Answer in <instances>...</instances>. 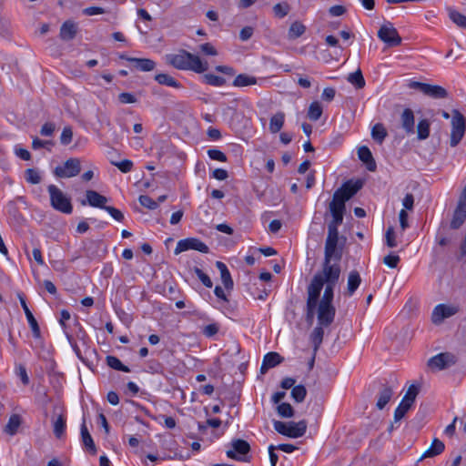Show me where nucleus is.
<instances>
[{
	"label": "nucleus",
	"mask_w": 466,
	"mask_h": 466,
	"mask_svg": "<svg viewBox=\"0 0 466 466\" xmlns=\"http://www.w3.org/2000/svg\"><path fill=\"white\" fill-rule=\"evenodd\" d=\"M331 260L330 258H324L321 271L314 275L308 286L307 291H314L315 294L320 296L324 284H337L341 269L337 261L332 264Z\"/></svg>",
	"instance_id": "nucleus-1"
},
{
	"label": "nucleus",
	"mask_w": 466,
	"mask_h": 466,
	"mask_svg": "<svg viewBox=\"0 0 466 466\" xmlns=\"http://www.w3.org/2000/svg\"><path fill=\"white\" fill-rule=\"evenodd\" d=\"M167 62L179 70H192L196 73H203L208 70V63L186 50H179L177 54L167 56Z\"/></svg>",
	"instance_id": "nucleus-2"
},
{
	"label": "nucleus",
	"mask_w": 466,
	"mask_h": 466,
	"mask_svg": "<svg viewBox=\"0 0 466 466\" xmlns=\"http://www.w3.org/2000/svg\"><path fill=\"white\" fill-rule=\"evenodd\" d=\"M273 425L275 431L279 434L294 439L304 436L308 427L307 421L305 420H299L298 422H283L280 420H275Z\"/></svg>",
	"instance_id": "nucleus-3"
},
{
	"label": "nucleus",
	"mask_w": 466,
	"mask_h": 466,
	"mask_svg": "<svg viewBox=\"0 0 466 466\" xmlns=\"http://www.w3.org/2000/svg\"><path fill=\"white\" fill-rule=\"evenodd\" d=\"M50 202L53 208L65 214H71L73 207L70 198H67L56 186H48Z\"/></svg>",
	"instance_id": "nucleus-4"
},
{
	"label": "nucleus",
	"mask_w": 466,
	"mask_h": 466,
	"mask_svg": "<svg viewBox=\"0 0 466 466\" xmlns=\"http://www.w3.org/2000/svg\"><path fill=\"white\" fill-rule=\"evenodd\" d=\"M466 131V121L464 116L459 110L452 111L451 147H456L463 138Z\"/></svg>",
	"instance_id": "nucleus-5"
},
{
	"label": "nucleus",
	"mask_w": 466,
	"mask_h": 466,
	"mask_svg": "<svg viewBox=\"0 0 466 466\" xmlns=\"http://www.w3.org/2000/svg\"><path fill=\"white\" fill-rule=\"evenodd\" d=\"M342 258V247H339V231L328 230L325 242L324 258L339 262Z\"/></svg>",
	"instance_id": "nucleus-6"
},
{
	"label": "nucleus",
	"mask_w": 466,
	"mask_h": 466,
	"mask_svg": "<svg viewBox=\"0 0 466 466\" xmlns=\"http://www.w3.org/2000/svg\"><path fill=\"white\" fill-rule=\"evenodd\" d=\"M231 449L228 450L226 454L229 459L239 461H249L248 453L250 451V445L247 441L241 439L232 440Z\"/></svg>",
	"instance_id": "nucleus-7"
},
{
	"label": "nucleus",
	"mask_w": 466,
	"mask_h": 466,
	"mask_svg": "<svg viewBox=\"0 0 466 466\" xmlns=\"http://www.w3.org/2000/svg\"><path fill=\"white\" fill-rule=\"evenodd\" d=\"M378 37L389 46H398L401 44V37L390 22L380 26Z\"/></svg>",
	"instance_id": "nucleus-8"
},
{
	"label": "nucleus",
	"mask_w": 466,
	"mask_h": 466,
	"mask_svg": "<svg viewBox=\"0 0 466 466\" xmlns=\"http://www.w3.org/2000/svg\"><path fill=\"white\" fill-rule=\"evenodd\" d=\"M317 314L319 325L328 327L334 321L336 309L333 304L319 301Z\"/></svg>",
	"instance_id": "nucleus-9"
},
{
	"label": "nucleus",
	"mask_w": 466,
	"mask_h": 466,
	"mask_svg": "<svg viewBox=\"0 0 466 466\" xmlns=\"http://www.w3.org/2000/svg\"><path fill=\"white\" fill-rule=\"evenodd\" d=\"M189 249L198 250V251H199L201 253H205V254L209 252L208 247L204 242H202L200 239L195 238H188L181 239L177 242V247L175 248V254L177 255L181 252H184V251H187Z\"/></svg>",
	"instance_id": "nucleus-10"
},
{
	"label": "nucleus",
	"mask_w": 466,
	"mask_h": 466,
	"mask_svg": "<svg viewBox=\"0 0 466 466\" xmlns=\"http://www.w3.org/2000/svg\"><path fill=\"white\" fill-rule=\"evenodd\" d=\"M457 362V358L451 352L440 353L428 360V366L432 370H444Z\"/></svg>",
	"instance_id": "nucleus-11"
},
{
	"label": "nucleus",
	"mask_w": 466,
	"mask_h": 466,
	"mask_svg": "<svg viewBox=\"0 0 466 466\" xmlns=\"http://www.w3.org/2000/svg\"><path fill=\"white\" fill-rule=\"evenodd\" d=\"M80 171V160L78 158H69L65 162L64 166L56 167L55 175L59 177H72L77 176Z\"/></svg>",
	"instance_id": "nucleus-12"
},
{
	"label": "nucleus",
	"mask_w": 466,
	"mask_h": 466,
	"mask_svg": "<svg viewBox=\"0 0 466 466\" xmlns=\"http://www.w3.org/2000/svg\"><path fill=\"white\" fill-rule=\"evenodd\" d=\"M458 312V309L445 304H439L433 309L431 320L435 324L441 323L445 319L450 318Z\"/></svg>",
	"instance_id": "nucleus-13"
},
{
	"label": "nucleus",
	"mask_w": 466,
	"mask_h": 466,
	"mask_svg": "<svg viewBox=\"0 0 466 466\" xmlns=\"http://www.w3.org/2000/svg\"><path fill=\"white\" fill-rule=\"evenodd\" d=\"M18 299H19L21 306H22V308H23V309L25 311L26 319L28 321V324H29L31 329H32L34 337L35 338H39L41 332H40V328L38 326V323H37L35 318L34 317L33 313L29 309L24 296L19 293L18 294Z\"/></svg>",
	"instance_id": "nucleus-14"
},
{
	"label": "nucleus",
	"mask_w": 466,
	"mask_h": 466,
	"mask_svg": "<svg viewBox=\"0 0 466 466\" xmlns=\"http://www.w3.org/2000/svg\"><path fill=\"white\" fill-rule=\"evenodd\" d=\"M466 220V205L462 202L457 204V207L452 214L451 220L450 222V228L456 230L459 229Z\"/></svg>",
	"instance_id": "nucleus-15"
},
{
	"label": "nucleus",
	"mask_w": 466,
	"mask_h": 466,
	"mask_svg": "<svg viewBox=\"0 0 466 466\" xmlns=\"http://www.w3.org/2000/svg\"><path fill=\"white\" fill-rule=\"evenodd\" d=\"M362 186L363 182L361 180H357L355 182L349 180L336 191L340 192V195L348 201L362 187Z\"/></svg>",
	"instance_id": "nucleus-16"
},
{
	"label": "nucleus",
	"mask_w": 466,
	"mask_h": 466,
	"mask_svg": "<svg viewBox=\"0 0 466 466\" xmlns=\"http://www.w3.org/2000/svg\"><path fill=\"white\" fill-rule=\"evenodd\" d=\"M307 304H306V321L309 324H312L315 313L317 311L318 302L320 296L315 294V292L307 291Z\"/></svg>",
	"instance_id": "nucleus-17"
},
{
	"label": "nucleus",
	"mask_w": 466,
	"mask_h": 466,
	"mask_svg": "<svg viewBox=\"0 0 466 466\" xmlns=\"http://www.w3.org/2000/svg\"><path fill=\"white\" fill-rule=\"evenodd\" d=\"M358 157L362 161L369 171L374 172L377 168L376 161L370 150L366 146H362L358 149Z\"/></svg>",
	"instance_id": "nucleus-18"
},
{
	"label": "nucleus",
	"mask_w": 466,
	"mask_h": 466,
	"mask_svg": "<svg viewBox=\"0 0 466 466\" xmlns=\"http://www.w3.org/2000/svg\"><path fill=\"white\" fill-rule=\"evenodd\" d=\"M283 360V358L277 352H268L267 353L262 361V365L260 367V373L265 374L268 369L274 368L277 365L280 364Z\"/></svg>",
	"instance_id": "nucleus-19"
},
{
	"label": "nucleus",
	"mask_w": 466,
	"mask_h": 466,
	"mask_svg": "<svg viewBox=\"0 0 466 466\" xmlns=\"http://www.w3.org/2000/svg\"><path fill=\"white\" fill-rule=\"evenodd\" d=\"M400 123L402 128L407 134L414 133V114L410 108H405L400 116Z\"/></svg>",
	"instance_id": "nucleus-20"
},
{
	"label": "nucleus",
	"mask_w": 466,
	"mask_h": 466,
	"mask_svg": "<svg viewBox=\"0 0 466 466\" xmlns=\"http://www.w3.org/2000/svg\"><path fill=\"white\" fill-rule=\"evenodd\" d=\"M76 32V24L67 20L61 25L59 36L64 41H69L75 38Z\"/></svg>",
	"instance_id": "nucleus-21"
},
{
	"label": "nucleus",
	"mask_w": 466,
	"mask_h": 466,
	"mask_svg": "<svg viewBox=\"0 0 466 466\" xmlns=\"http://www.w3.org/2000/svg\"><path fill=\"white\" fill-rule=\"evenodd\" d=\"M86 197L88 204L95 208L105 209L107 198L95 190H86Z\"/></svg>",
	"instance_id": "nucleus-22"
},
{
	"label": "nucleus",
	"mask_w": 466,
	"mask_h": 466,
	"mask_svg": "<svg viewBox=\"0 0 466 466\" xmlns=\"http://www.w3.org/2000/svg\"><path fill=\"white\" fill-rule=\"evenodd\" d=\"M216 267L220 272L221 281H222L225 289L228 290H231L233 289L234 282L231 278L230 272L228 269V267L226 266L225 263H223L221 261H217Z\"/></svg>",
	"instance_id": "nucleus-23"
},
{
	"label": "nucleus",
	"mask_w": 466,
	"mask_h": 466,
	"mask_svg": "<svg viewBox=\"0 0 466 466\" xmlns=\"http://www.w3.org/2000/svg\"><path fill=\"white\" fill-rule=\"evenodd\" d=\"M393 390L391 387L383 384L381 386V389L378 394V400L376 403V407L379 410H382L385 408V406L390 402V399L392 398Z\"/></svg>",
	"instance_id": "nucleus-24"
},
{
	"label": "nucleus",
	"mask_w": 466,
	"mask_h": 466,
	"mask_svg": "<svg viewBox=\"0 0 466 466\" xmlns=\"http://www.w3.org/2000/svg\"><path fill=\"white\" fill-rule=\"evenodd\" d=\"M445 449L444 443L439 439H434L431 445L427 449L420 457V460L425 458H432L441 454Z\"/></svg>",
	"instance_id": "nucleus-25"
},
{
	"label": "nucleus",
	"mask_w": 466,
	"mask_h": 466,
	"mask_svg": "<svg viewBox=\"0 0 466 466\" xmlns=\"http://www.w3.org/2000/svg\"><path fill=\"white\" fill-rule=\"evenodd\" d=\"M346 199L340 195V192L335 191L331 202L329 203V212L345 213Z\"/></svg>",
	"instance_id": "nucleus-26"
},
{
	"label": "nucleus",
	"mask_w": 466,
	"mask_h": 466,
	"mask_svg": "<svg viewBox=\"0 0 466 466\" xmlns=\"http://www.w3.org/2000/svg\"><path fill=\"white\" fill-rule=\"evenodd\" d=\"M80 432H81L82 441H83V444L85 445V447L92 454H96V448L95 442L93 441V438L91 437V435H90V433H89V431L87 430V427L86 425L85 420L83 421V423L81 425Z\"/></svg>",
	"instance_id": "nucleus-27"
},
{
	"label": "nucleus",
	"mask_w": 466,
	"mask_h": 466,
	"mask_svg": "<svg viewBox=\"0 0 466 466\" xmlns=\"http://www.w3.org/2000/svg\"><path fill=\"white\" fill-rule=\"evenodd\" d=\"M66 428V419L64 414L53 418V431L57 439L62 438Z\"/></svg>",
	"instance_id": "nucleus-28"
},
{
	"label": "nucleus",
	"mask_w": 466,
	"mask_h": 466,
	"mask_svg": "<svg viewBox=\"0 0 466 466\" xmlns=\"http://www.w3.org/2000/svg\"><path fill=\"white\" fill-rule=\"evenodd\" d=\"M423 94L435 99L446 98L448 96V92L444 87L430 84L426 85Z\"/></svg>",
	"instance_id": "nucleus-29"
},
{
	"label": "nucleus",
	"mask_w": 466,
	"mask_h": 466,
	"mask_svg": "<svg viewBox=\"0 0 466 466\" xmlns=\"http://www.w3.org/2000/svg\"><path fill=\"white\" fill-rule=\"evenodd\" d=\"M361 283V278L357 270H352L348 276L347 292L349 296H352Z\"/></svg>",
	"instance_id": "nucleus-30"
},
{
	"label": "nucleus",
	"mask_w": 466,
	"mask_h": 466,
	"mask_svg": "<svg viewBox=\"0 0 466 466\" xmlns=\"http://www.w3.org/2000/svg\"><path fill=\"white\" fill-rule=\"evenodd\" d=\"M257 83L258 79L255 76H251L246 74H239L236 76L232 85L237 87H244L256 85Z\"/></svg>",
	"instance_id": "nucleus-31"
},
{
	"label": "nucleus",
	"mask_w": 466,
	"mask_h": 466,
	"mask_svg": "<svg viewBox=\"0 0 466 466\" xmlns=\"http://www.w3.org/2000/svg\"><path fill=\"white\" fill-rule=\"evenodd\" d=\"M155 80L159 85L171 86V87H175V88L181 87V84L168 74H157L155 76Z\"/></svg>",
	"instance_id": "nucleus-32"
},
{
	"label": "nucleus",
	"mask_w": 466,
	"mask_h": 466,
	"mask_svg": "<svg viewBox=\"0 0 466 466\" xmlns=\"http://www.w3.org/2000/svg\"><path fill=\"white\" fill-rule=\"evenodd\" d=\"M387 136L388 132L381 123L373 126L371 137L378 144H382Z\"/></svg>",
	"instance_id": "nucleus-33"
},
{
	"label": "nucleus",
	"mask_w": 466,
	"mask_h": 466,
	"mask_svg": "<svg viewBox=\"0 0 466 466\" xmlns=\"http://www.w3.org/2000/svg\"><path fill=\"white\" fill-rule=\"evenodd\" d=\"M431 123L428 119H420L417 125L418 139L425 140L430 137Z\"/></svg>",
	"instance_id": "nucleus-34"
},
{
	"label": "nucleus",
	"mask_w": 466,
	"mask_h": 466,
	"mask_svg": "<svg viewBox=\"0 0 466 466\" xmlns=\"http://www.w3.org/2000/svg\"><path fill=\"white\" fill-rule=\"evenodd\" d=\"M322 327L320 325L316 327L310 334V340L315 352L319 350L323 340L324 330Z\"/></svg>",
	"instance_id": "nucleus-35"
},
{
	"label": "nucleus",
	"mask_w": 466,
	"mask_h": 466,
	"mask_svg": "<svg viewBox=\"0 0 466 466\" xmlns=\"http://www.w3.org/2000/svg\"><path fill=\"white\" fill-rule=\"evenodd\" d=\"M285 115L282 112H278L275 114L269 122V130L272 133H278L284 125Z\"/></svg>",
	"instance_id": "nucleus-36"
},
{
	"label": "nucleus",
	"mask_w": 466,
	"mask_h": 466,
	"mask_svg": "<svg viewBox=\"0 0 466 466\" xmlns=\"http://www.w3.org/2000/svg\"><path fill=\"white\" fill-rule=\"evenodd\" d=\"M347 79L357 89H361L365 86V79L360 69L350 74Z\"/></svg>",
	"instance_id": "nucleus-37"
},
{
	"label": "nucleus",
	"mask_w": 466,
	"mask_h": 466,
	"mask_svg": "<svg viewBox=\"0 0 466 466\" xmlns=\"http://www.w3.org/2000/svg\"><path fill=\"white\" fill-rule=\"evenodd\" d=\"M306 31V26L300 22H294L289 29V38L296 39L301 36Z\"/></svg>",
	"instance_id": "nucleus-38"
},
{
	"label": "nucleus",
	"mask_w": 466,
	"mask_h": 466,
	"mask_svg": "<svg viewBox=\"0 0 466 466\" xmlns=\"http://www.w3.org/2000/svg\"><path fill=\"white\" fill-rule=\"evenodd\" d=\"M106 364L113 370H120V371H124V372H129V369L125 366L121 360L115 357V356H107L106 359Z\"/></svg>",
	"instance_id": "nucleus-39"
},
{
	"label": "nucleus",
	"mask_w": 466,
	"mask_h": 466,
	"mask_svg": "<svg viewBox=\"0 0 466 466\" xmlns=\"http://www.w3.org/2000/svg\"><path fill=\"white\" fill-rule=\"evenodd\" d=\"M322 115V107L318 101L312 102L309 105L308 116L310 120L317 121Z\"/></svg>",
	"instance_id": "nucleus-40"
},
{
	"label": "nucleus",
	"mask_w": 466,
	"mask_h": 466,
	"mask_svg": "<svg viewBox=\"0 0 466 466\" xmlns=\"http://www.w3.org/2000/svg\"><path fill=\"white\" fill-rule=\"evenodd\" d=\"M291 396L296 402H302L307 396V390L303 385H297L292 388Z\"/></svg>",
	"instance_id": "nucleus-41"
},
{
	"label": "nucleus",
	"mask_w": 466,
	"mask_h": 466,
	"mask_svg": "<svg viewBox=\"0 0 466 466\" xmlns=\"http://www.w3.org/2000/svg\"><path fill=\"white\" fill-rule=\"evenodd\" d=\"M279 415L282 418H291L294 416V409L288 402H282L277 407Z\"/></svg>",
	"instance_id": "nucleus-42"
},
{
	"label": "nucleus",
	"mask_w": 466,
	"mask_h": 466,
	"mask_svg": "<svg viewBox=\"0 0 466 466\" xmlns=\"http://www.w3.org/2000/svg\"><path fill=\"white\" fill-rule=\"evenodd\" d=\"M419 387L412 384L409 387V389L407 390L402 400H404V402H407L409 403L410 405L412 406L413 402L415 401V399L416 397L418 396L419 394Z\"/></svg>",
	"instance_id": "nucleus-43"
},
{
	"label": "nucleus",
	"mask_w": 466,
	"mask_h": 466,
	"mask_svg": "<svg viewBox=\"0 0 466 466\" xmlns=\"http://www.w3.org/2000/svg\"><path fill=\"white\" fill-rule=\"evenodd\" d=\"M332 220L328 224V230L339 231L338 227L343 222L344 213L330 212Z\"/></svg>",
	"instance_id": "nucleus-44"
},
{
	"label": "nucleus",
	"mask_w": 466,
	"mask_h": 466,
	"mask_svg": "<svg viewBox=\"0 0 466 466\" xmlns=\"http://www.w3.org/2000/svg\"><path fill=\"white\" fill-rule=\"evenodd\" d=\"M290 10V6L288 3H279L273 6L274 15L279 18L285 17Z\"/></svg>",
	"instance_id": "nucleus-45"
},
{
	"label": "nucleus",
	"mask_w": 466,
	"mask_h": 466,
	"mask_svg": "<svg viewBox=\"0 0 466 466\" xmlns=\"http://www.w3.org/2000/svg\"><path fill=\"white\" fill-rule=\"evenodd\" d=\"M410 408H411V405H410L407 402H404V400H401L394 411V420L395 421L400 420Z\"/></svg>",
	"instance_id": "nucleus-46"
},
{
	"label": "nucleus",
	"mask_w": 466,
	"mask_h": 466,
	"mask_svg": "<svg viewBox=\"0 0 466 466\" xmlns=\"http://www.w3.org/2000/svg\"><path fill=\"white\" fill-rule=\"evenodd\" d=\"M449 16L454 24L466 29V16L464 15L458 11L451 10L450 11Z\"/></svg>",
	"instance_id": "nucleus-47"
},
{
	"label": "nucleus",
	"mask_w": 466,
	"mask_h": 466,
	"mask_svg": "<svg viewBox=\"0 0 466 466\" xmlns=\"http://www.w3.org/2000/svg\"><path fill=\"white\" fill-rule=\"evenodd\" d=\"M206 83L213 86H222L226 84V79L222 76L213 74L205 75Z\"/></svg>",
	"instance_id": "nucleus-48"
},
{
	"label": "nucleus",
	"mask_w": 466,
	"mask_h": 466,
	"mask_svg": "<svg viewBox=\"0 0 466 466\" xmlns=\"http://www.w3.org/2000/svg\"><path fill=\"white\" fill-rule=\"evenodd\" d=\"M335 286L336 284H326L323 296L319 301L333 304Z\"/></svg>",
	"instance_id": "nucleus-49"
},
{
	"label": "nucleus",
	"mask_w": 466,
	"mask_h": 466,
	"mask_svg": "<svg viewBox=\"0 0 466 466\" xmlns=\"http://www.w3.org/2000/svg\"><path fill=\"white\" fill-rule=\"evenodd\" d=\"M20 425V419L17 415L10 417L6 425V431L10 434H15Z\"/></svg>",
	"instance_id": "nucleus-50"
},
{
	"label": "nucleus",
	"mask_w": 466,
	"mask_h": 466,
	"mask_svg": "<svg viewBox=\"0 0 466 466\" xmlns=\"http://www.w3.org/2000/svg\"><path fill=\"white\" fill-rule=\"evenodd\" d=\"M73 139V130L71 127H65L61 136H60V142L62 145H69L72 142Z\"/></svg>",
	"instance_id": "nucleus-51"
},
{
	"label": "nucleus",
	"mask_w": 466,
	"mask_h": 466,
	"mask_svg": "<svg viewBox=\"0 0 466 466\" xmlns=\"http://www.w3.org/2000/svg\"><path fill=\"white\" fill-rule=\"evenodd\" d=\"M25 179L31 184H38L41 181V177L35 169L28 168L25 171Z\"/></svg>",
	"instance_id": "nucleus-52"
},
{
	"label": "nucleus",
	"mask_w": 466,
	"mask_h": 466,
	"mask_svg": "<svg viewBox=\"0 0 466 466\" xmlns=\"http://www.w3.org/2000/svg\"><path fill=\"white\" fill-rule=\"evenodd\" d=\"M193 270L204 286H206L207 288H211L213 286L210 278L206 273H204L199 268L195 267Z\"/></svg>",
	"instance_id": "nucleus-53"
},
{
	"label": "nucleus",
	"mask_w": 466,
	"mask_h": 466,
	"mask_svg": "<svg viewBox=\"0 0 466 466\" xmlns=\"http://www.w3.org/2000/svg\"><path fill=\"white\" fill-rule=\"evenodd\" d=\"M386 244L390 248L397 247L396 235L393 227H389L386 231Z\"/></svg>",
	"instance_id": "nucleus-54"
},
{
	"label": "nucleus",
	"mask_w": 466,
	"mask_h": 466,
	"mask_svg": "<svg viewBox=\"0 0 466 466\" xmlns=\"http://www.w3.org/2000/svg\"><path fill=\"white\" fill-rule=\"evenodd\" d=\"M383 262L388 267L395 268L398 266V263L400 262V257L395 254H389L388 256L384 257Z\"/></svg>",
	"instance_id": "nucleus-55"
},
{
	"label": "nucleus",
	"mask_w": 466,
	"mask_h": 466,
	"mask_svg": "<svg viewBox=\"0 0 466 466\" xmlns=\"http://www.w3.org/2000/svg\"><path fill=\"white\" fill-rule=\"evenodd\" d=\"M208 157L213 160H218L220 162L227 161V156L220 150L218 149H209L208 151Z\"/></svg>",
	"instance_id": "nucleus-56"
},
{
	"label": "nucleus",
	"mask_w": 466,
	"mask_h": 466,
	"mask_svg": "<svg viewBox=\"0 0 466 466\" xmlns=\"http://www.w3.org/2000/svg\"><path fill=\"white\" fill-rule=\"evenodd\" d=\"M105 210L107 211L110 214V216L116 221H119V222L123 221L124 215L119 209H117L114 207H111V206H106L105 208Z\"/></svg>",
	"instance_id": "nucleus-57"
},
{
	"label": "nucleus",
	"mask_w": 466,
	"mask_h": 466,
	"mask_svg": "<svg viewBox=\"0 0 466 466\" xmlns=\"http://www.w3.org/2000/svg\"><path fill=\"white\" fill-rule=\"evenodd\" d=\"M112 164L117 167L124 173L129 172L133 167L132 161L127 159L122 160L120 162H113Z\"/></svg>",
	"instance_id": "nucleus-58"
},
{
	"label": "nucleus",
	"mask_w": 466,
	"mask_h": 466,
	"mask_svg": "<svg viewBox=\"0 0 466 466\" xmlns=\"http://www.w3.org/2000/svg\"><path fill=\"white\" fill-rule=\"evenodd\" d=\"M56 126L54 123L46 122L42 126L40 134L45 137H50L53 135Z\"/></svg>",
	"instance_id": "nucleus-59"
},
{
	"label": "nucleus",
	"mask_w": 466,
	"mask_h": 466,
	"mask_svg": "<svg viewBox=\"0 0 466 466\" xmlns=\"http://www.w3.org/2000/svg\"><path fill=\"white\" fill-rule=\"evenodd\" d=\"M218 329H219L218 325L217 323H212V324L207 325L204 328L203 333L207 337H213L214 335H216L218 332Z\"/></svg>",
	"instance_id": "nucleus-60"
},
{
	"label": "nucleus",
	"mask_w": 466,
	"mask_h": 466,
	"mask_svg": "<svg viewBox=\"0 0 466 466\" xmlns=\"http://www.w3.org/2000/svg\"><path fill=\"white\" fill-rule=\"evenodd\" d=\"M128 61L134 64V67L140 71H146V58H127Z\"/></svg>",
	"instance_id": "nucleus-61"
},
{
	"label": "nucleus",
	"mask_w": 466,
	"mask_h": 466,
	"mask_svg": "<svg viewBox=\"0 0 466 466\" xmlns=\"http://www.w3.org/2000/svg\"><path fill=\"white\" fill-rule=\"evenodd\" d=\"M105 10L102 7L98 6H90L86 7L83 10V14L86 15H101L104 14Z\"/></svg>",
	"instance_id": "nucleus-62"
},
{
	"label": "nucleus",
	"mask_w": 466,
	"mask_h": 466,
	"mask_svg": "<svg viewBox=\"0 0 466 466\" xmlns=\"http://www.w3.org/2000/svg\"><path fill=\"white\" fill-rule=\"evenodd\" d=\"M253 33H254L253 27L245 26L241 29V31L239 33V38L242 41H247L252 36Z\"/></svg>",
	"instance_id": "nucleus-63"
},
{
	"label": "nucleus",
	"mask_w": 466,
	"mask_h": 466,
	"mask_svg": "<svg viewBox=\"0 0 466 466\" xmlns=\"http://www.w3.org/2000/svg\"><path fill=\"white\" fill-rule=\"evenodd\" d=\"M335 95H336V90L333 87H326L323 90L321 97L323 100L329 102L334 99Z\"/></svg>",
	"instance_id": "nucleus-64"
}]
</instances>
